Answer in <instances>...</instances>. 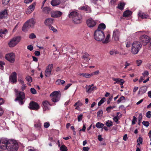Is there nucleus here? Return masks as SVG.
<instances>
[{
	"instance_id": "1",
	"label": "nucleus",
	"mask_w": 151,
	"mask_h": 151,
	"mask_svg": "<svg viewBox=\"0 0 151 151\" xmlns=\"http://www.w3.org/2000/svg\"><path fill=\"white\" fill-rule=\"evenodd\" d=\"M18 147V144L15 140L0 139V151H4L6 149L10 151H16Z\"/></svg>"
},
{
	"instance_id": "2",
	"label": "nucleus",
	"mask_w": 151,
	"mask_h": 151,
	"mask_svg": "<svg viewBox=\"0 0 151 151\" xmlns=\"http://www.w3.org/2000/svg\"><path fill=\"white\" fill-rule=\"evenodd\" d=\"M69 17L70 18H72V20L75 24H79L82 22V18L81 15L76 12H71L69 14Z\"/></svg>"
},
{
	"instance_id": "3",
	"label": "nucleus",
	"mask_w": 151,
	"mask_h": 151,
	"mask_svg": "<svg viewBox=\"0 0 151 151\" xmlns=\"http://www.w3.org/2000/svg\"><path fill=\"white\" fill-rule=\"evenodd\" d=\"M142 46V44L140 42L137 41L134 42L132 45L131 53L133 55L138 54L141 49Z\"/></svg>"
},
{
	"instance_id": "4",
	"label": "nucleus",
	"mask_w": 151,
	"mask_h": 151,
	"mask_svg": "<svg viewBox=\"0 0 151 151\" xmlns=\"http://www.w3.org/2000/svg\"><path fill=\"white\" fill-rule=\"evenodd\" d=\"M36 22L33 18L28 20L23 25L22 29L24 32H26L30 28H33Z\"/></svg>"
},
{
	"instance_id": "5",
	"label": "nucleus",
	"mask_w": 151,
	"mask_h": 151,
	"mask_svg": "<svg viewBox=\"0 0 151 151\" xmlns=\"http://www.w3.org/2000/svg\"><path fill=\"white\" fill-rule=\"evenodd\" d=\"M94 37L96 40L98 41H101L104 40L105 36L102 30L96 29L94 32Z\"/></svg>"
},
{
	"instance_id": "6",
	"label": "nucleus",
	"mask_w": 151,
	"mask_h": 151,
	"mask_svg": "<svg viewBox=\"0 0 151 151\" xmlns=\"http://www.w3.org/2000/svg\"><path fill=\"white\" fill-rule=\"evenodd\" d=\"M25 94L22 91H20L16 94V98L15 101H18L19 104L21 105L24 104L25 101Z\"/></svg>"
},
{
	"instance_id": "7",
	"label": "nucleus",
	"mask_w": 151,
	"mask_h": 151,
	"mask_svg": "<svg viewBox=\"0 0 151 151\" xmlns=\"http://www.w3.org/2000/svg\"><path fill=\"white\" fill-rule=\"evenodd\" d=\"M139 40V42H141L143 45L145 46L150 42L151 39L147 35H143L140 36Z\"/></svg>"
},
{
	"instance_id": "8",
	"label": "nucleus",
	"mask_w": 151,
	"mask_h": 151,
	"mask_svg": "<svg viewBox=\"0 0 151 151\" xmlns=\"http://www.w3.org/2000/svg\"><path fill=\"white\" fill-rule=\"evenodd\" d=\"M21 37L18 36L14 37L11 39L8 43V45L10 47H12L15 46L20 42Z\"/></svg>"
},
{
	"instance_id": "9",
	"label": "nucleus",
	"mask_w": 151,
	"mask_h": 151,
	"mask_svg": "<svg viewBox=\"0 0 151 151\" xmlns=\"http://www.w3.org/2000/svg\"><path fill=\"white\" fill-rule=\"evenodd\" d=\"M59 91H55L52 92L50 95L52 97V101L54 102L58 101L60 99L61 95Z\"/></svg>"
},
{
	"instance_id": "10",
	"label": "nucleus",
	"mask_w": 151,
	"mask_h": 151,
	"mask_svg": "<svg viewBox=\"0 0 151 151\" xmlns=\"http://www.w3.org/2000/svg\"><path fill=\"white\" fill-rule=\"evenodd\" d=\"M5 58L11 63H13L15 60V55L14 53L11 52L6 55Z\"/></svg>"
},
{
	"instance_id": "11",
	"label": "nucleus",
	"mask_w": 151,
	"mask_h": 151,
	"mask_svg": "<svg viewBox=\"0 0 151 151\" xmlns=\"http://www.w3.org/2000/svg\"><path fill=\"white\" fill-rule=\"evenodd\" d=\"M53 67V64H49L46 68V70L45 71V76L48 77H50L51 75L52 69Z\"/></svg>"
},
{
	"instance_id": "12",
	"label": "nucleus",
	"mask_w": 151,
	"mask_h": 151,
	"mask_svg": "<svg viewBox=\"0 0 151 151\" xmlns=\"http://www.w3.org/2000/svg\"><path fill=\"white\" fill-rule=\"evenodd\" d=\"M29 108L30 109L37 110L39 109L40 106L37 103L32 101L29 104Z\"/></svg>"
},
{
	"instance_id": "13",
	"label": "nucleus",
	"mask_w": 151,
	"mask_h": 151,
	"mask_svg": "<svg viewBox=\"0 0 151 151\" xmlns=\"http://www.w3.org/2000/svg\"><path fill=\"white\" fill-rule=\"evenodd\" d=\"M17 74L14 72L12 73L9 77V80L10 81L13 83H16L17 81Z\"/></svg>"
},
{
	"instance_id": "14",
	"label": "nucleus",
	"mask_w": 151,
	"mask_h": 151,
	"mask_svg": "<svg viewBox=\"0 0 151 151\" xmlns=\"http://www.w3.org/2000/svg\"><path fill=\"white\" fill-rule=\"evenodd\" d=\"M62 15V13L58 11H53L51 12V17H59Z\"/></svg>"
},
{
	"instance_id": "15",
	"label": "nucleus",
	"mask_w": 151,
	"mask_h": 151,
	"mask_svg": "<svg viewBox=\"0 0 151 151\" xmlns=\"http://www.w3.org/2000/svg\"><path fill=\"white\" fill-rule=\"evenodd\" d=\"M42 107L44 111L47 110H49L50 108L49 106H52V105L50 104L49 102L47 101H45L42 102Z\"/></svg>"
},
{
	"instance_id": "16",
	"label": "nucleus",
	"mask_w": 151,
	"mask_h": 151,
	"mask_svg": "<svg viewBox=\"0 0 151 151\" xmlns=\"http://www.w3.org/2000/svg\"><path fill=\"white\" fill-rule=\"evenodd\" d=\"M86 23L87 26L89 27H93L96 24V21L92 19H89L87 20Z\"/></svg>"
},
{
	"instance_id": "17",
	"label": "nucleus",
	"mask_w": 151,
	"mask_h": 151,
	"mask_svg": "<svg viewBox=\"0 0 151 151\" xmlns=\"http://www.w3.org/2000/svg\"><path fill=\"white\" fill-rule=\"evenodd\" d=\"M112 79L113 81H115L114 83V84L116 83L119 84L120 86H122L125 82L124 81L123 79H122L113 78Z\"/></svg>"
},
{
	"instance_id": "18",
	"label": "nucleus",
	"mask_w": 151,
	"mask_h": 151,
	"mask_svg": "<svg viewBox=\"0 0 151 151\" xmlns=\"http://www.w3.org/2000/svg\"><path fill=\"white\" fill-rule=\"evenodd\" d=\"M119 32L118 30H116L114 31L113 34V37L116 41L119 40Z\"/></svg>"
},
{
	"instance_id": "19",
	"label": "nucleus",
	"mask_w": 151,
	"mask_h": 151,
	"mask_svg": "<svg viewBox=\"0 0 151 151\" xmlns=\"http://www.w3.org/2000/svg\"><path fill=\"white\" fill-rule=\"evenodd\" d=\"M147 87L146 86H144L141 87L138 92L139 94L142 95L145 93L147 90Z\"/></svg>"
},
{
	"instance_id": "20",
	"label": "nucleus",
	"mask_w": 151,
	"mask_h": 151,
	"mask_svg": "<svg viewBox=\"0 0 151 151\" xmlns=\"http://www.w3.org/2000/svg\"><path fill=\"white\" fill-rule=\"evenodd\" d=\"M7 14V11L6 9L0 12V19L5 18Z\"/></svg>"
},
{
	"instance_id": "21",
	"label": "nucleus",
	"mask_w": 151,
	"mask_h": 151,
	"mask_svg": "<svg viewBox=\"0 0 151 151\" xmlns=\"http://www.w3.org/2000/svg\"><path fill=\"white\" fill-rule=\"evenodd\" d=\"M53 19L52 18H47L44 21V24L46 25L50 26L53 23Z\"/></svg>"
},
{
	"instance_id": "22",
	"label": "nucleus",
	"mask_w": 151,
	"mask_h": 151,
	"mask_svg": "<svg viewBox=\"0 0 151 151\" xmlns=\"http://www.w3.org/2000/svg\"><path fill=\"white\" fill-rule=\"evenodd\" d=\"M89 55L87 53L85 52L83 54L82 56V58L84 59L86 62H88L90 59V58H89Z\"/></svg>"
},
{
	"instance_id": "23",
	"label": "nucleus",
	"mask_w": 151,
	"mask_h": 151,
	"mask_svg": "<svg viewBox=\"0 0 151 151\" xmlns=\"http://www.w3.org/2000/svg\"><path fill=\"white\" fill-rule=\"evenodd\" d=\"M125 4V3L121 2L118 4L117 8L121 10H122L124 9Z\"/></svg>"
},
{
	"instance_id": "24",
	"label": "nucleus",
	"mask_w": 151,
	"mask_h": 151,
	"mask_svg": "<svg viewBox=\"0 0 151 151\" xmlns=\"http://www.w3.org/2000/svg\"><path fill=\"white\" fill-rule=\"evenodd\" d=\"M132 14L131 11L127 10L124 11L123 14V16L124 17H127L129 16Z\"/></svg>"
},
{
	"instance_id": "25",
	"label": "nucleus",
	"mask_w": 151,
	"mask_h": 151,
	"mask_svg": "<svg viewBox=\"0 0 151 151\" xmlns=\"http://www.w3.org/2000/svg\"><path fill=\"white\" fill-rule=\"evenodd\" d=\"M60 3V1L59 0H52L51 2V4L52 6L58 5Z\"/></svg>"
},
{
	"instance_id": "26",
	"label": "nucleus",
	"mask_w": 151,
	"mask_h": 151,
	"mask_svg": "<svg viewBox=\"0 0 151 151\" xmlns=\"http://www.w3.org/2000/svg\"><path fill=\"white\" fill-rule=\"evenodd\" d=\"M106 28L105 24L104 23H101L99 24L97 29L104 30Z\"/></svg>"
},
{
	"instance_id": "27",
	"label": "nucleus",
	"mask_w": 151,
	"mask_h": 151,
	"mask_svg": "<svg viewBox=\"0 0 151 151\" xmlns=\"http://www.w3.org/2000/svg\"><path fill=\"white\" fill-rule=\"evenodd\" d=\"M138 15L142 19H146L148 17L147 14H146L144 13H139Z\"/></svg>"
},
{
	"instance_id": "28",
	"label": "nucleus",
	"mask_w": 151,
	"mask_h": 151,
	"mask_svg": "<svg viewBox=\"0 0 151 151\" xmlns=\"http://www.w3.org/2000/svg\"><path fill=\"white\" fill-rule=\"evenodd\" d=\"M105 125L108 127H110L113 125V122L110 120H108L106 121Z\"/></svg>"
},
{
	"instance_id": "29",
	"label": "nucleus",
	"mask_w": 151,
	"mask_h": 151,
	"mask_svg": "<svg viewBox=\"0 0 151 151\" xmlns=\"http://www.w3.org/2000/svg\"><path fill=\"white\" fill-rule=\"evenodd\" d=\"M43 11L46 14H49L51 11L50 8L48 7H45L43 9Z\"/></svg>"
},
{
	"instance_id": "30",
	"label": "nucleus",
	"mask_w": 151,
	"mask_h": 151,
	"mask_svg": "<svg viewBox=\"0 0 151 151\" xmlns=\"http://www.w3.org/2000/svg\"><path fill=\"white\" fill-rule=\"evenodd\" d=\"M41 125V123L40 122H37L34 124L35 127L39 130H40Z\"/></svg>"
},
{
	"instance_id": "31",
	"label": "nucleus",
	"mask_w": 151,
	"mask_h": 151,
	"mask_svg": "<svg viewBox=\"0 0 151 151\" xmlns=\"http://www.w3.org/2000/svg\"><path fill=\"white\" fill-rule=\"evenodd\" d=\"M96 126L98 128H101L104 127V124L100 122H99L96 124Z\"/></svg>"
},
{
	"instance_id": "32",
	"label": "nucleus",
	"mask_w": 151,
	"mask_h": 151,
	"mask_svg": "<svg viewBox=\"0 0 151 151\" xmlns=\"http://www.w3.org/2000/svg\"><path fill=\"white\" fill-rule=\"evenodd\" d=\"M143 142L142 138L141 137H139L137 139V145H140V144H142Z\"/></svg>"
},
{
	"instance_id": "33",
	"label": "nucleus",
	"mask_w": 151,
	"mask_h": 151,
	"mask_svg": "<svg viewBox=\"0 0 151 151\" xmlns=\"http://www.w3.org/2000/svg\"><path fill=\"white\" fill-rule=\"evenodd\" d=\"M7 31L6 29H1L0 30V37H1V35L6 34L7 33Z\"/></svg>"
},
{
	"instance_id": "34",
	"label": "nucleus",
	"mask_w": 151,
	"mask_h": 151,
	"mask_svg": "<svg viewBox=\"0 0 151 151\" xmlns=\"http://www.w3.org/2000/svg\"><path fill=\"white\" fill-rule=\"evenodd\" d=\"M106 100V98L105 97L102 98L100 101L99 102L98 105L99 106H100L102 104H103Z\"/></svg>"
},
{
	"instance_id": "35",
	"label": "nucleus",
	"mask_w": 151,
	"mask_h": 151,
	"mask_svg": "<svg viewBox=\"0 0 151 151\" xmlns=\"http://www.w3.org/2000/svg\"><path fill=\"white\" fill-rule=\"evenodd\" d=\"M80 75L87 78H89L90 76V74L88 73H81L80 74Z\"/></svg>"
},
{
	"instance_id": "36",
	"label": "nucleus",
	"mask_w": 151,
	"mask_h": 151,
	"mask_svg": "<svg viewBox=\"0 0 151 151\" xmlns=\"http://www.w3.org/2000/svg\"><path fill=\"white\" fill-rule=\"evenodd\" d=\"M60 150L61 151H68L67 147L64 145H63L60 147Z\"/></svg>"
},
{
	"instance_id": "37",
	"label": "nucleus",
	"mask_w": 151,
	"mask_h": 151,
	"mask_svg": "<svg viewBox=\"0 0 151 151\" xmlns=\"http://www.w3.org/2000/svg\"><path fill=\"white\" fill-rule=\"evenodd\" d=\"M103 111L102 109L99 110L97 112L98 117L101 118L102 116Z\"/></svg>"
},
{
	"instance_id": "38",
	"label": "nucleus",
	"mask_w": 151,
	"mask_h": 151,
	"mask_svg": "<svg viewBox=\"0 0 151 151\" xmlns=\"http://www.w3.org/2000/svg\"><path fill=\"white\" fill-rule=\"evenodd\" d=\"M35 6V4L34 3H33L31 5L29 6V7H28V8H29V9L32 10V11H33L34 9Z\"/></svg>"
},
{
	"instance_id": "39",
	"label": "nucleus",
	"mask_w": 151,
	"mask_h": 151,
	"mask_svg": "<svg viewBox=\"0 0 151 151\" xmlns=\"http://www.w3.org/2000/svg\"><path fill=\"white\" fill-rule=\"evenodd\" d=\"M110 35L109 34H108L105 39V40L103 41V43H107L109 42V39L110 37Z\"/></svg>"
},
{
	"instance_id": "40",
	"label": "nucleus",
	"mask_w": 151,
	"mask_h": 151,
	"mask_svg": "<svg viewBox=\"0 0 151 151\" xmlns=\"http://www.w3.org/2000/svg\"><path fill=\"white\" fill-rule=\"evenodd\" d=\"M4 65H5V63L2 61L0 60V69L1 70H3L4 68Z\"/></svg>"
},
{
	"instance_id": "41",
	"label": "nucleus",
	"mask_w": 151,
	"mask_h": 151,
	"mask_svg": "<svg viewBox=\"0 0 151 151\" xmlns=\"http://www.w3.org/2000/svg\"><path fill=\"white\" fill-rule=\"evenodd\" d=\"M117 53V51L114 50H112L109 51V54L111 55H116Z\"/></svg>"
},
{
	"instance_id": "42",
	"label": "nucleus",
	"mask_w": 151,
	"mask_h": 151,
	"mask_svg": "<svg viewBox=\"0 0 151 151\" xmlns=\"http://www.w3.org/2000/svg\"><path fill=\"white\" fill-rule=\"evenodd\" d=\"M142 113H140L139 114V116L138 117V124L139 125L141 122V120H142Z\"/></svg>"
},
{
	"instance_id": "43",
	"label": "nucleus",
	"mask_w": 151,
	"mask_h": 151,
	"mask_svg": "<svg viewBox=\"0 0 151 151\" xmlns=\"http://www.w3.org/2000/svg\"><path fill=\"white\" fill-rule=\"evenodd\" d=\"M80 9L82 10H84L86 11H87L89 9V7L87 6H83L80 7Z\"/></svg>"
},
{
	"instance_id": "44",
	"label": "nucleus",
	"mask_w": 151,
	"mask_h": 151,
	"mask_svg": "<svg viewBox=\"0 0 151 151\" xmlns=\"http://www.w3.org/2000/svg\"><path fill=\"white\" fill-rule=\"evenodd\" d=\"M137 121V118L135 116H133V117L132 120V124L134 125Z\"/></svg>"
},
{
	"instance_id": "45",
	"label": "nucleus",
	"mask_w": 151,
	"mask_h": 151,
	"mask_svg": "<svg viewBox=\"0 0 151 151\" xmlns=\"http://www.w3.org/2000/svg\"><path fill=\"white\" fill-rule=\"evenodd\" d=\"M29 38L30 39H34L36 37V36L34 33H31L29 36Z\"/></svg>"
},
{
	"instance_id": "46",
	"label": "nucleus",
	"mask_w": 151,
	"mask_h": 151,
	"mask_svg": "<svg viewBox=\"0 0 151 151\" xmlns=\"http://www.w3.org/2000/svg\"><path fill=\"white\" fill-rule=\"evenodd\" d=\"M142 124L145 126L148 127L150 124V123L148 121H143L142 122Z\"/></svg>"
},
{
	"instance_id": "47",
	"label": "nucleus",
	"mask_w": 151,
	"mask_h": 151,
	"mask_svg": "<svg viewBox=\"0 0 151 151\" xmlns=\"http://www.w3.org/2000/svg\"><path fill=\"white\" fill-rule=\"evenodd\" d=\"M26 80L29 83H31L32 81V78L30 76H27L26 77Z\"/></svg>"
},
{
	"instance_id": "48",
	"label": "nucleus",
	"mask_w": 151,
	"mask_h": 151,
	"mask_svg": "<svg viewBox=\"0 0 151 151\" xmlns=\"http://www.w3.org/2000/svg\"><path fill=\"white\" fill-rule=\"evenodd\" d=\"M30 92L32 94H36L37 93L36 89L33 88H31Z\"/></svg>"
},
{
	"instance_id": "49",
	"label": "nucleus",
	"mask_w": 151,
	"mask_h": 151,
	"mask_svg": "<svg viewBox=\"0 0 151 151\" xmlns=\"http://www.w3.org/2000/svg\"><path fill=\"white\" fill-rule=\"evenodd\" d=\"M96 89H97V88L96 86L92 87H91V89L89 91H88V89L87 90V91L88 93H90L92 91H93L94 90H96Z\"/></svg>"
},
{
	"instance_id": "50",
	"label": "nucleus",
	"mask_w": 151,
	"mask_h": 151,
	"mask_svg": "<svg viewBox=\"0 0 151 151\" xmlns=\"http://www.w3.org/2000/svg\"><path fill=\"white\" fill-rule=\"evenodd\" d=\"M151 116V112L150 111H148L146 113V116L148 118H150Z\"/></svg>"
},
{
	"instance_id": "51",
	"label": "nucleus",
	"mask_w": 151,
	"mask_h": 151,
	"mask_svg": "<svg viewBox=\"0 0 151 151\" xmlns=\"http://www.w3.org/2000/svg\"><path fill=\"white\" fill-rule=\"evenodd\" d=\"M119 118V116L118 115H117L113 118V120L115 122H116L118 121Z\"/></svg>"
},
{
	"instance_id": "52",
	"label": "nucleus",
	"mask_w": 151,
	"mask_h": 151,
	"mask_svg": "<svg viewBox=\"0 0 151 151\" xmlns=\"http://www.w3.org/2000/svg\"><path fill=\"white\" fill-rule=\"evenodd\" d=\"M50 124L48 122H45L44 123V127L45 128H47L50 126Z\"/></svg>"
},
{
	"instance_id": "53",
	"label": "nucleus",
	"mask_w": 151,
	"mask_h": 151,
	"mask_svg": "<svg viewBox=\"0 0 151 151\" xmlns=\"http://www.w3.org/2000/svg\"><path fill=\"white\" fill-rule=\"evenodd\" d=\"M10 1V0H2V4L4 5H6Z\"/></svg>"
},
{
	"instance_id": "54",
	"label": "nucleus",
	"mask_w": 151,
	"mask_h": 151,
	"mask_svg": "<svg viewBox=\"0 0 151 151\" xmlns=\"http://www.w3.org/2000/svg\"><path fill=\"white\" fill-rule=\"evenodd\" d=\"M83 115L82 114H81L80 115L78 116V122H79L81 121L83 118Z\"/></svg>"
},
{
	"instance_id": "55",
	"label": "nucleus",
	"mask_w": 151,
	"mask_h": 151,
	"mask_svg": "<svg viewBox=\"0 0 151 151\" xmlns=\"http://www.w3.org/2000/svg\"><path fill=\"white\" fill-rule=\"evenodd\" d=\"M49 29L54 32H56L57 31V29L55 28L52 26H49Z\"/></svg>"
},
{
	"instance_id": "56",
	"label": "nucleus",
	"mask_w": 151,
	"mask_h": 151,
	"mask_svg": "<svg viewBox=\"0 0 151 151\" xmlns=\"http://www.w3.org/2000/svg\"><path fill=\"white\" fill-rule=\"evenodd\" d=\"M142 62V60H139L136 61V63L138 66H140L141 65Z\"/></svg>"
},
{
	"instance_id": "57",
	"label": "nucleus",
	"mask_w": 151,
	"mask_h": 151,
	"mask_svg": "<svg viewBox=\"0 0 151 151\" xmlns=\"http://www.w3.org/2000/svg\"><path fill=\"white\" fill-rule=\"evenodd\" d=\"M27 48L30 51H32L33 49V47L32 45H30L27 47Z\"/></svg>"
},
{
	"instance_id": "58",
	"label": "nucleus",
	"mask_w": 151,
	"mask_h": 151,
	"mask_svg": "<svg viewBox=\"0 0 151 151\" xmlns=\"http://www.w3.org/2000/svg\"><path fill=\"white\" fill-rule=\"evenodd\" d=\"M111 109H112V106H110L106 108V111L108 113H109L110 112Z\"/></svg>"
},
{
	"instance_id": "59",
	"label": "nucleus",
	"mask_w": 151,
	"mask_h": 151,
	"mask_svg": "<svg viewBox=\"0 0 151 151\" xmlns=\"http://www.w3.org/2000/svg\"><path fill=\"white\" fill-rule=\"evenodd\" d=\"M71 85V83H69L68 84H67L65 86V88H64V90H67Z\"/></svg>"
},
{
	"instance_id": "60",
	"label": "nucleus",
	"mask_w": 151,
	"mask_h": 151,
	"mask_svg": "<svg viewBox=\"0 0 151 151\" xmlns=\"http://www.w3.org/2000/svg\"><path fill=\"white\" fill-rule=\"evenodd\" d=\"M131 65L130 63H128L127 61L125 63V67L124 68L126 69L127 68V66L130 65Z\"/></svg>"
},
{
	"instance_id": "61",
	"label": "nucleus",
	"mask_w": 151,
	"mask_h": 151,
	"mask_svg": "<svg viewBox=\"0 0 151 151\" xmlns=\"http://www.w3.org/2000/svg\"><path fill=\"white\" fill-rule=\"evenodd\" d=\"M142 75L144 76L145 77L146 76H148L149 75V73L147 71H145L142 73Z\"/></svg>"
},
{
	"instance_id": "62",
	"label": "nucleus",
	"mask_w": 151,
	"mask_h": 151,
	"mask_svg": "<svg viewBox=\"0 0 151 151\" xmlns=\"http://www.w3.org/2000/svg\"><path fill=\"white\" fill-rule=\"evenodd\" d=\"M32 11V10L29 9V8H28L27 9L26 11V13L27 14H30Z\"/></svg>"
},
{
	"instance_id": "63",
	"label": "nucleus",
	"mask_w": 151,
	"mask_h": 151,
	"mask_svg": "<svg viewBox=\"0 0 151 151\" xmlns=\"http://www.w3.org/2000/svg\"><path fill=\"white\" fill-rule=\"evenodd\" d=\"M34 54L36 56H39L40 55V52L37 51H35L34 52Z\"/></svg>"
},
{
	"instance_id": "64",
	"label": "nucleus",
	"mask_w": 151,
	"mask_h": 151,
	"mask_svg": "<svg viewBox=\"0 0 151 151\" xmlns=\"http://www.w3.org/2000/svg\"><path fill=\"white\" fill-rule=\"evenodd\" d=\"M89 149V148L87 147H83V151H88Z\"/></svg>"
}]
</instances>
